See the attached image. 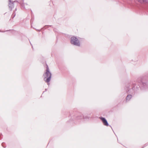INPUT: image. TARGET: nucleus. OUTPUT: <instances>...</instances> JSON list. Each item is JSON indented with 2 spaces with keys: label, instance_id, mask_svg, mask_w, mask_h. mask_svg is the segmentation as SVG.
Here are the masks:
<instances>
[{
  "label": "nucleus",
  "instance_id": "f257e3e1",
  "mask_svg": "<svg viewBox=\"0 0 148 148\" xmlns=\"http://www.w3.org/2000/svg\"><path fill=\"white\" fill-rule=\"evenodd\" d=\"M44 79L46 82H48L50 81L51 77V74L49 71L48 67L47 66L46 72L44 74Z\"/></svg>",
  "mask_w": 148,
  "mask_h": 148
},
{
  "label": "nucleus",
  "instance_id": "f03ea898",
  "mask_svg": "<svg viewBox=\"0 0 148 148\" xmlns=\"http://www.w3.org/2000/svg\"><path fill=\"white\" fill-rule=\"evenodd\" d=\"M71 42L72 44L79 46L80 44L78 40L75 37H73L71 38Z\"/></svg>",
  "mask_w": 148,
  "mask_h": 148
},
{
  "label": "nucleus",
  "instance_id": "7ed1b4c3",
  "mask_svg": "<svg viewBox=\"0 0 148 148\" xmlns=\"http://www.w3.org/2000/svg\"><path fill=\"white\" fill-rule=\"evenodd\" d=\"M100 119L101 120L103 124L104 125L108 126V124L107 122V120L106 119L103 117H100Z\"/></svg>",
  "mask_w": 148,
  "mask_h": 148
},
{
  "label": "nucleus",
  "instance_id": "20e7f679",
  "mask_svg": "<svg viewBox=\"0 0 148 148\" xmlns=\"http://www.w3.org/2000/svg\"><path fill=\"white\" fill-rule=\"evenodd\" d=\"M139 2L141 3H146L148 2L147 0H137Z\"/></svg>",
  "mask_w": 148,
  "mask_h": 148
},
{
  "label": "nucleus",
  "instance_id": "39448f33",
  "mask_svg": "<svg viewBox=\"0 0 148 148\" xmlns=\"http://www.w3.org/2000/svg\"><path fill=\"white\" fill-rule=\"evenodd\" d=\"M132 95H128L126 97V100H129L132 98Z\"/></svg>",
  "mask_w": 148,
  "mask_h": 148
}]
</instances>
